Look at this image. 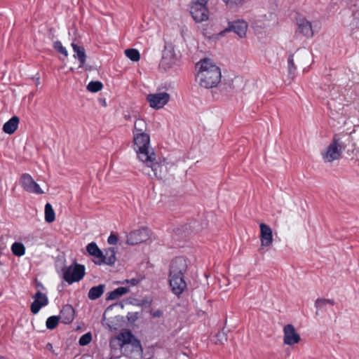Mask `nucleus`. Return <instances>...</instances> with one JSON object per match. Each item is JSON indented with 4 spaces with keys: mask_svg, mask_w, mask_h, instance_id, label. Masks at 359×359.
<instances>
[{
    "mask_svg": "<svg viewBox=\"0 0 359 359\" xmlns=\"http://www.w3.org/2000/svg\"><path fill=\"white\" fill-rule=\"evenodd\" d=\"M197 65H200L196 74V80L199 85L205 88L217 86L222 78L220 68L208 58L201 60Z\"/></svg>",
    "mask_w": 359,
    "mask_h": 359,
    "instance_id": "obj_1",
    "label": "nucleus"
},
{
    "mask_svg": "<svg viewBox=\"0 0 359 359\" xmlns=\"http://www.w3.org/2000/svg\"><path fill=\"white\" fill-rule=\"evenodd\" d=\"M117 340L126 356L130 359H140L142 357L143 349L140 341L130 331L120 333Z\"/></svg>",
    "mask_w": 359,
    "mask_h": 359,
    "instance_id": "obj_2",
    "label": "nucleus"
},
{
    "mask_svg": "<svg viewBox=\"0 0 359 359\" xmlns=\"http://www.w3.org/2000/svg\"><path fill=\"white\" fill-rule=\"evenodd\" d=\"M134 144L140 161H150L149 152L150 137L147 133H136L134 135Z\"/></svg>",
    "mask_w": 359,
    "mask_h": 359,
    "instance_id": "obj_3",
    "label": "nucleus"
},
{
    "mask_svg": "<svg viewBox=\"0 0 359 359\" xmlns=\"http://www.w3.org/2000/svg\"><path fill=\"white\" fill-rule=\"evenodd\" d=\"M63 278L69 283L79 281L84 276L85 269L81 264H74L62 269Z\"/></svg>",
    "mask_w": 359,
    "mask_h": 359,
    "instance_id": "obj_4",
    "label": "nucleus"
},
{
    "mask_svg": "<svg viewBox=\"0 0 359 359\" xmlns=\"http://www.w3.org/2000/svg\"><path fill=\"white\" fill-rule=\"evenodd\" d=\"M208 0L202 2H194L191 6L190 13L196 22H201L208 19L209 12L205 6Z\"/></svg>",
    "mask_w": 359,
    "mask_h": 359,
    "instance_id": "obj_5",
    "label": "nucleus"
},
{
    "mask_svg": "<svg viewBox=\"0 0 359 359\" xmlns=\"http://www.w3.org/2000/svg\"><path fill=\"white\" fill-rule=\"evenodd\" d=\"M149 238V230L148 228L142 227L131 231L127 236V243L135 245L146 241Z\"/></svg>",
    "mask_w": 359,
    "mask_h": 359,
    "instance_id": "obj_6",
    "label": "nucleus"
},
{
    "mask_svg": "<svg viewBox=\"0 0 359 359\" xmlns=\"http://www.w3.org/2000/svg\"><path fill=\"white\" fill-rule=\"evenodd\" d=\"M248 27V23L243 20H238L233 22H229L228 27L219 33V35L223 36L224 33L228 32H233L239 37L243 38L246 35L247 29Z\"/></svg>",
    "mask_w": 359,
    "mask_h": 359,
    "instance_id": "obj_7",
    "label": "nucleus"
},
{
    "mask_svg": "<svg viewBox=\"0 0 359 359\" xmlns=\"http://www.w3.org/2000/svg\"><path fill=\"white\" fill-rule=\"evenodd\" d=\"M170 100V95L165 92L149 94L147 95V101L154 109L163 108Z\"/></svg>",
    "mask_w": 359,
    "mask_h": 359,
    "instance_id": "obj_8",
    "label": "nucleus"
},
{
    "mask_svg": "<svg viewBox=\"0 0 359 359\" xmlns=\"http://www.w3.org/2000/svg\"><path fill=\"white\" fill-rule=\"evenodd\" d=\"M177 62V57L172 48H165L162 53L159 67L165 71L171 68Z\"/></svg>",
    "mask_w": 359,
    "mask_h": 359,
    "instance_id": "obj_9",
    "label": "nucleus"
},
{
    "mask_svg": "<svg viewBox=\"0 0 359 359\" xmlns=\"http://www.w3.org/2000/svg\"><path fill=\"white\" fill-rule=\"evenodd\" d=\"M21 184L23 189L27 192L36 194H43V191L40 188L39 185L28 174H24L22 175Z\"/></svg>",
    "mask_w": 359,
    "mask_h": 359,
    "instance_id": "obj_10",
    "label": "nucleus"
},
{
    "mask_svg": "<svg viewBox=\"0 0 359 359\" xmlns=\"http://www.w3.org/2000/svg\"><path fill=\"white\" fill-rule=\"evenodd\" d=\"M284 339L283 341L287 345H294L300 341V335L296 332L294 327L288 324L283 328Z\"/></svg>",
    "mask_w": 359,
    "mask_h": 359,
    "instance_id": "obj_11",
    "label": "nucleus"
},
{
    "mask_svg": "<svg viewBox=\"0 0 359 359\" xmlns=\"http://www.w3.org/2000/svg\"><path fill=\"white\" fill-rule=\"evenodd\" d=\"M169 281L172 292L177 296L181 294L187 287L184 275H170Z\"/></svg>",
    "mask_w": 359,
    "mask_h": 359,
    "instance_id": "obj_12",
    "label": "nucleus"
},
{
    "mask_svg": "<svg viewBox=\"0 0 359 359\" xmlns=\"http://www.w3.org/2000/svg\"><path fill=\"white\" fill-rule=\"evenodd\" d=\"M187 264L185 259L182 257L175 258L170 264V275H184L187 271Z\"/></svg>",
    "mask_w": 359,
    "mask_h": 359,
    "instance_id": "obj_13",
    "label": "nucleus"
},
{
    "mask_svg": "<svg viewBox=\"0 0 359 359\" xmlns=\"http://www.w3.org/2000/svg\"><path fill=\"white\" fill-rule=\"evenodd\" d=\"M352 142V137L348 133H340L334 135L332 143H333L337 149L343 153L347 146Z\"/></svg>",
    "mask_w": 359,
    "mask_h": 359,
    "instance_id": "obj_14",
    "label": "nucleus"
},
{
    "mask_svg": "<svg viewBox=\"0 0 359 359\" xmlns=\"http://www.w3.org/2000/svg\"><path fill=\"white\" fill-rule=\"evenodd\" d=\"M297 25L298 32L304 36L309 38L313 36L311 22L305 18H297Z\"/></svg>",
    "mask_w": 359,
    "mask_h": 359,
    "instance_id": "obj_15",
    "label": "nucleus"
},
{
    "mask_svg": "<svg viewBox=\"0 0 359 359\" xmlns=\"http://www.w3.org/2000/svg\"><path fill=\"white\" fill-rule=\"evenodd\" d=\"M341 151L337 149L333 143H330L327 147L326 151L322 152V157L325 163H331L335 160H338L341 156Z\"/></svg>",
    "mask_w": 359,
    "mask_h": 359,
    "instance_id": "obj_16",
    "label": "nucleus"
},
{
    "mask_svg": "<svg viewBox=\"0 0 359 359\" xmlns=\"http://www.w3.org/2000/svg\"><path fill=\"white\" fill-rule=\"evenodd\" d=\"M260 227V240L262 247H267L271 245L273 242L272 230L269 226L262 223Z\"/></svg>",
    "mask_w": 359,
    "mask_h": 359,
    "instance_id": "obj_17",
    "label": "nucleus"
},
{
    "mask_svg": "<svg viewBox=\"0 0 359 359\" xmlns=\"http://www.w3.org/2000/svg\"><path fill=\"white\" fill-rule=\"evenodd\" d=\"M34 301L31 304V311L34 314H36L41 307L48 304V299L45 294L38 291L34 296Z\"/></svg>",
    "mask_w": 359,
    "mask_h": 359,
    "instance_id": "obj_18",
    "label": "nucleus"
},
{
    "mask_svg": "<svg viewBox=\"0 0 359 359\" xmlns=\"http://www.w3.org/2000/svg\"><path fill=\"white\" fill-rule=\"evenodd\" d=\"M155 154L154 152H151V158L150 161H141L143 163L147 164V166L151 168V170L154 172V175L155 177L158 179H162L163 177V166L161 163L155 161Z\"/></svg>",
    "mask_w": 359,
    "mask_h": 359,
    "instance_id": "obj_19",
    "label": "nucleus"
},
{
    "mask_svg": "<svg viewBox=\"0 0 359 359\" xmlns=\"http://www.w3.org/2000/svg\"><path fill=\"white\" fill-rule=\"evenodd\" d=\"M74 309L69 304L63 306L60 311L59 319L64 324H69L74 318Z\"/></svg>",
    "mask_w": 359,
    "mask_h": 359,
    "instance_id": "obj_20",
    "label": "nucleus"
},
{
    "mask_svg": "<svg viewBox=\"0 0 359 359\" xmlns=\"http://www.w3.org/2000/svg\"><path fill=\"white\" fill-rule=\"evenodd\" d=\"M116 250L115 248H109L104 250V258L102 260H100L102 262V264H107L109 266H112L115 264L116 261Z\"/></svg>",
    "mask_w": 359,
    "mask_h": 359,
    "instance_id": "obj_21",
    "label": "nucleus"
},
{
    "mask_svg": "<svg viewBox=\"0 0 359 359\" xmlns=\"http://www.w3.org/2000/svg\"><path fill=\"white\" fill-rule=\"evenodd\" d=\"M72 46L74 52V57L79 61V67H82L86 60L85 49L82 46H78L74 43H72Z\"/></svg>",
    "mask_w": 359,
    "mask_h": 359,
    "instance_id": "obj_22",
    "label": "nucleus"
},
{
    "mask_svg": "<svg viewBox=\"0 0 359 359\" xmlns=\"http://www.w3.org/2000/svg\"><path fill=\"white\" fill-rule=\"evenodd\" d=\"M19 118L16 116H13L3 126V130L5 133L11 135L17 130L19 124Z\"/></svg>",
    "mask_w": 359,
    "mask_h": 359,
    "instance_id": "obj_23",
    "label": "nucleus"
},
{
    "mask_svg": "<svg viewBox=\"0 0 359 359\" xmlns=\"http://www.w3.org/2000/svg\"><path fill=\"white\" fill-rule=\"evenodd\" d=\"M91 257H93L92 261L96 265H102V262L100 260L104 258V252H102L95 242H91Z\"/></svg>",
    "mask_w": 359,
    "mask_h": 359,
    "instance_id": "obj_24",
    "label": "nucleus"
},
{
    "mask_svg": "<svg viewBox=\"0 0 359 359\" xmlns=\"http://www.w3.org/2000/svg\"><path fill=\"white\" fill-rule=\"evenodd\" d=\"M129 292L128 287H120L107 293V300L118 299Z\"/></svg>",
    "mask_w": 359,
    "mask_h": 359,
    "instance_id": "obj_25",
    "label": "nucleus"
},
{
    "mask_svg": "<svg viewBox=\"0 0 359 359\" xmlns=\"http://www.w3.org/2000/svg\"><path fill=\"white\" fill-rule=\"evenodd\" d=\"M335 304L334 301L333 299H323L319 298L317 299L315 302V306L317 309L316 314H318V311H326L327 306L328 304L333 306Z\"/></svg>",
    "mask_w": 359,
    "mask_h": 359,
    "instance_id": "obj_26",
    "label": "nucleus"
},
{
    "mask_svg": "<svg viewBox=\"0 0 359 359\" xmlns=\"http://www.w3.org/2000/svg\"><path fill=\"white\" fill-rule=\"evenodd\" d=\"M13 254L18 257H21L25 253V247L22 243L15 242L11 245Z\"/></svg>",
    "mask_w": 359,
    "mask_h": 359,
    "instance_id": "obj_27",
    "label": "nucleus"
},
{
    "mask_svg": "<svg viewBox=\"0 0 359 359\" xmlns=\"http://www.w3.org/2000/svg\"><path fill=\"white\" fill-rule=\"evenodd\" d=\"M55 219V215L52 205L50 203H46L45 205V220L48 223H51Z\"/></svg>",
    "mask_w": 359,
    "mask_h": 359,
    "instance_id": "obj_28",
    "label": "nucleus"
},
{
    "mask_svg": "<svg viewBox=\"0 0 359 359\" xmlns=\"http://www.w3.org/2000/svg\"><path fill=\"white\" fill-rule=\"evenodd\" d=\"M287 69H288V75L291 79H294L295 76V72L297 70V67L294 65V55L293 54H290L287 58Z\"/></svg>",
    "mask_w": 359,
    "mask_h": 359,
    "instance_id": "obj_29",
    "label": "nucleus"
},
{
    "mask_svg": "<svg viewBox=\"0 0 359 359\" xmlns=\"http://www.w3.org/2000/svg\"><path fill=\"white\" fill-rule=\"evenodd\" d=\"M105 285L100 284L97 286L91 287V299H96L102 296L104 293Z\"/></svg>",
    "mask_w": 359,
    "mask_h": 359,
    "instance_id": "obj_30",
    "label": "nucleus"
},
{
    "mask_svg": "<svg viewBox=\"0 0 359 359\" xmlns=\"http://www.w3.org/2000/svg\"><path fill=\"white\" fill-rule=\"evenodd\" d=\"M125 54L127 57L133 62H137L140 59V52L135 48H128L125 50Z\"/></svg>",
    "mask_w": 359,
    "mask_h": 359,
    "instance_id": "obj_31",
    "label": "nucleus"
},
{
    "mask_svg": "<svg viewBox=\"0 0 359 359\" xmlns=\"http://www.w3.org/2000/svg\"><path fill=\"white\" fill-rule=\"evenodd\" d=\"M134 128L137 133H145L147 123L144 119L138 118L135 121Z\"/></svg>",
    "mask_w": 359,
    "mask_h": 359,
    "instance_id": "obj_32",
    "label": "nucleus"
},
{
    "mask_svg": "<svg viewBox=\"0 0 359 359\" xmlns=\"http://www.w3.org/2000/svg\"><path fill=\"white\" fill-rule=\"evenodd\" d=\"M59 318L56 316H53L49 317L46 323V327L48 330H53L55 329L59 323Z\"/></svg>",
    "mask_w": 359,
    "mask_h": 359,
    "instance_id": "obj_33",
    "label": "nucleus"
},
{
    "mask_svg": "<svg viewBox=\"0 0 359 359\" xmlns=\"http://www.w3.org/2000/svg\"><path fill=\"white\" fill-rule=\"evenodd\" d=\"M54 48L58 52L60 53V54L63 55L65 57H67L68 56V52L66 49V48H65L62 43L59 41H57L54 43Z\"/></svg>",
    "mask_w": 359,
    "mask_h": 359,
    "instance_id": "obj_34",
    "label": "nucleus"
},
{
    "mask_svg": "<svg viewBox=\"0 0 359 359\" xmlns=\"http://www.w3.org/2000/svg\"><path fill=\"white\" fill-rule=\"evenodd\" d=\"M103 88V83L99 81H91V93H97Z\"/></svg>",
    "mask_w": 359,
    "mask_h": 359,
    "instance_id": "obj_35",
    "label": "nucleus"
},
{
    "mask_svg": "<svg viewBox=\"0 0 359 359\" xmlns=\"http://www.w3.org/2000/svg\"><path fill=\"white\" fill-rule=\"evenodd\" d=\"M149 314L152 318H160L163 316L164 311L162 309H151Z\"/></svg>",
    "mask_w": 359,
    "mask_h": 359,
    "instance_id": "obj_36",
    "label": "nucleus"
},
{
    "mask_svg": "<svg viewBox=\"0 0 359 359\" xmlns=\"http://www.w3.org/2000/svg\"><path fill=\"white\" fill-rule=\"evenodd\" d=\"M90 343V332L83 335L79 339V344L81 346H86Z\"/></svg>",
    "mask_w": 359,
    "mask_h": 359,
    "instance_id": "obj_37",
    "label": "nucleus"
},
{
    "mask_svg": "<svg viewBox=\"0 0 359 359\" xmlns=\"http://www.w3.org/2000/svg\"><path fill=\"white\" fill-rule=\"evenodd\" d=\"M107 242L109 245H116L118 242V237L116 235L111 233L108 237Z\"/></svg>",
    "mask_w": 359,
    "mask_h": 359,
    "instance_id": "obj_38",
    "label": "nucleus"
},
{
    "mask_svg": "<svg viewBox=\"0 0 359 359\" xmlns=\"http://www.w3.org/2000/svg\"><path fill=\"white\" fill-rule=\"evenodd\" d=\"M226 4L241 5L245 0H222Z\"/></svg>",
    "mask_w": 359,
    "mask_h": 359,
    "instance_id": "obj_39",
    "label": "nucleus"
},
{
    "mask_svg": "<svg viewBox=\"0 0 359 359\" xmlns=\"http://www.w3.org/2000/svg\"><path fill=\"white\" fill-rule=\"evenodd\" d=\"M217 340L222 344L224 341H226V337L224 332H219L216 335Z\"/></svg>",
    "mask_w": 359,
    "mask_h": 359,
    "instance_id": "obj_40",
    "label": "nucleus"
},
{
    "mask_svg": "<svg viewBox=\"0 0 359 359\" xmlns=\"http://www.w3.org/2000/svg\"><path fill=\"white\" fill-rule=\"evenodd\" d=\"M139 283H140V280L138 279H137V278H132L130 280L126 279V280H125L124 281L122 282V283H130L132 285H136Z\"/></svg>",
    "mask_w": 359,
    "mask_h": 359,
    "instance_id": "obj_41",
    "label": "nucleus"
},
{
    "mask_svg": "<svg viewBox=\"0 0 359 359\" xmlns=\"http://www.w3.org/2000/svg\"><path fill=\"white\" fill-rule=\"evenodd\" d=\"M99 103L102 106V107H107V102H106V100L105 98H103V97H99L97 99Z\"/></svg>",
    "mask_w": 359,
    "mask_h": 359,
    "instance_id": "obj_42",
    "label": "nucleus"
},
{
    "mask_svg": "<svg viewBox=\"0 0 359 359\" xmlns=\"http://www.w3.org/2000/svg\"><path fill=\"white\" fill-rule=\"evenodd\" d=\"M33 79L35 81L36 86L40 85V77L38 74L34 77H33Z\"/></svg>",
    "mask_w": 359,
    "mask_h": 359,
    "instance_id": "obj_43",
    "label": "nucleus"
},
{
    "mask_svg": "<svg viewBox=\"0 0 359 359\" xmlns=\"http://www.w3.org/2000/svg\"><path fill=\"white\" fill-rule=\"evenodd\" d=\"M46 348H47L48 350H49L50 351H51L52 353H54V352H55V351H54V349H53V346L52 344H50V343H48V344H46Z\"/></svg>",
    "mask_w": 359,
    "mask_h": 359,
    "instance_id": "obj_44",
    "label": "nucleus"
},
{
    "mask_svg": "<svg viewBox=\"0 0 359 359\" xmlns=\"http://www.w3.org/2000/svg\"><path fill=\"white\" fill-rule=\"evenodd\" d=\"M86 249L87 252L90 254V243L86 245Z\"/></svg>",
    "mask_w": 359,
    "mask_h": 359,
    "instance_id": "obj_45",
    "label": "nucleus"
},
{
    "mask_svg": "<svg viewBox=\"0 0 359 359\" xmlns=\"http://www.w3.org/2000/svg\"><path fill=\"white\" fill-rule=\"evenodd\" d=\"M86 89L90 91V83L86 86Z\"/></svg>",
    "mask_w": 359,
    "mask_h": 359,
    "instance_id": "obj_46",
    "label": "nucleus"
}]
</instances>
